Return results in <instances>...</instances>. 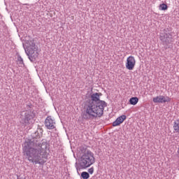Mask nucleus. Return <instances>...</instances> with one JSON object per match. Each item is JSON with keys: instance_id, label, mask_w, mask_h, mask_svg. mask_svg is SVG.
I'll return each instance as SVG.
<instances>
[{"instance_id": "obj_1", "label": "nucleus", "mask_w": 179, "mask_h": 179, "mask_svg": "<svg viewBox=\"0 0 179 179\" xmlns=\"http://www.w3.org/2000/svg\"><path fill=\"white\" fill-rule=\"evenodd\" d=\"M101 95V93L98 92L91 94V99L85 106L82 114L83 120L89 121L90 120L100 118L104 114V108L107 107V103L100 99Z\"/></svg>"}, {"instance_id": "obj_2", "label": "nucleus", "mask_w": 179, "mask_h": 179, "mask_svg": "<svg viewBox=\"0 0 179 179\" xmlns=\"http://www.w3.org/2000/svg\"><path fill=\"white\" fill-rule=\"evenodd\" d=\"M23 153L27 156L29 162L35 163V164H44V157L41 155V145H37L34 142L28 140L25 141L23 145Z\"/></svg>"}, {"instance_id": "obj_3", "label": "nucleus", "mask_w": 179, "mask_h": 179, "mask_svg": "<svg viewBox=\"0 0 179 179\" xmlns=\"http://www.w3.org/2000/svg\"><path fill=\"white\" fill-rule=\"evenodd\" d=\"M94 163H96L94 154H93L92 151H87L81 156L77 170H85L88 169L90 166H93Z\"/></svg>"}, {"instance_id": "obj_4", "label": "nucleus", "mask_w": 179, "mask_h": 179, "mask_svg": "<svg viewBox=\"0 0 179 179\" xmlns=\"http://www.w3.org/2000/svg\"><path fill=\"white\" fill-rule=\"evenodd\" d=\"M25 52L31 62H34L38 57V47L36 45L34 39L28 40L26 42Z\"/></svg>"}, {"instance_id": "obj_5", "label": "nucleus", "mask_w": 179, "mask_h": 179, "mask_svg": "<svg viewBox=\"0 0 179 179\" xmlns=\"http://www.w3.org/2000/svg\"><path fill=\"white\" fill-rule=\"evenodd\" d=\"M34 117H36V113H34V111H26L24 115H22V120L20 122L25 127H28V125H32V124H34Z\"/></svg>"}, {"instance_id": "obj_6", "label": "nucleus", "mask_w": 179, "mask_h": 179, "mask_svg": "<svg viewBox=\"0 0 179 179\" xmlns=\"http://www.w3.org/2000/svg\"><path fill=\"white\" fill-rule=\"evenodd\" d=\"M159 38L163 45H165L166 50L167 48H173V44L174 43L173 34H161Z\"/></svg>"}, {"instance_id": "obj_7", "label": "nucleus", "mask_w": 179, "mask_h": 179, "mask_svg": "<svg viewBox=\"0 0 179 179\" xmlns=\"http://www.w3.org/2000/svg\"><path fill=\"white\" fill-rule=\"evenodd\" d=\"M153 103H160L162 104L164 103H170L171 98L169 96H164L163 95L155 96L152 99Z\"/></svg>"}, {"instance_id": "obj_8", "label": "nucleus", "mask_w": 179, "mask_h": 179, "mask_svg": "<svg viewBox=\"0 0 179 179\" xmlns=\"http://www.w3.org/2000/svg\"><path fill=\"white\" fill-rule=\"evenodd\" d=\"M135 64H136L135 57H134V56H129L127 59V62H126L127 69H128L129 71H132L134 68H135Z\"/></svg>"}, {"instance_id": "obj_9", "label": "nucleus", "mask_w": 179, "mask_h": 179, "mask_svg": "<svg viewBox=\"0 0 179 179\" xmlns=\"http://www.w3.org/2000/svg\"><path fill=\"white\" fill-rule=\"evenodd\" d=\"M45 127H46L48 129H55V120L52 119L51 116H48L45 120Z\"/></svg>"}, {"instance_id": "obj_10", "label": "nucleus", "mask_w": 179, "mask_h": 179, "mask_svg": "<svg viewBox=\"0 0 179 179\" xmlns=\"http://www.w3.org/2000/svg\"><path fill=\"white\" fill-rule=\"evenodd\" d=\"M127 120V115H122L117 117L115 122L113 123V127H118L120 124H122L124 121Z\"/></svg>"}, {"instance_id": "obj_11", "label": "nucleus", "mask_w": 179, "mask_h": 179, "mask_svg": "<svg viewBox=\"0 0 179 179\" xmlns=\"http://www.w3.org/2000/svg\"><path fill=\"white\" fill-rule=\"evenodd\" d=\"M17 59L19 64V66H21V68H23L24 66V62H23V58H22V56L20 55H17Z\"/></svg>"}, {"instance_id": "obj_12", "label": "nucleus", "mask_w": 179, "mask_h": 179, "mask_svg": "<svg viewBox=\"0 0 179 179\" xmlns=\"http://www.w3.org/2000/svg\"><path fill=\"white\" fill-rule=\"evenodd\" d=\"M138 101H139V99L136 96L131 97L129 99V103L131 106H136V104H138Z\"/></svg>"}, {"instance_id": "obj_13", "label": "nucleus", "mask_w": 179, "mask_h": 179, "mask_svg": "<svg viewBox=\"0 0 179 179\" xmlns=\"http://www.w3.org/2000/svg\"><path fill=\"white\" fill-rule=\"evenodd\" d=\"M173 129L176 132H179V120H176L174 122Z\"/></svg>"}, {"instance_id": "obj_14", "label": "nucleus", "mask_w": 179, "mask_h": 179, "mask_svg": "<svg viewBox=\"0 0 179 179\" xmlns=\"http://www.w3.org/2000/svg\"><path fill=\"white\" fill-rule=\"evenodd\" d=\"M169 9V6L166 3H162L159 5V10H167Z\"/></svg>"}, {"instance_id": "obj_15", "label": "nucleus", "mask_w": 179, "mask_h": 179, "mask_svg": "<svg viewBox=\"0 0 179 179\" xmlns=\"http://www.w3.org/2000/svg\"><path fill=\"white\" fill-rule=\"evenodd\" d=\"M81 177L83 179H88L90 178V175H89V173L84 171L81 173Z\"/></svg>"}, {"instance_id": "obj_16", "label": "nucleus", "mask_w": 179, "mask_h": 179, "mask_svg": "<svg viewBox=\"0 0 179 179\" xmlns=\"http://www.w3.org/2000/svg\"><path fill=\"white\" fill-rule=\"evenodd\" d=\"M171 34V28L167 27L164 29V34Z\"/></svg>"}, {"instance_id": "obj_17", "label": "nucleus", "mask_w": 179, "mask_h": 179, "mask_svg": "<svg viewBox=\"0 0 179 179\" xmlns=\"http://www.w3.org/2000/svg\"><path fill=\"white\" fill-rule=\"evenodd\" d=\"M88 173L90 174H93L94 173V167H91L88 169Z\"/></svg>"}, {"instance_id": "obj_18", "label": "nucleus", "mask_w": 179, "mask_h": 179, "mask_svg": "<svg viewBox=\"0 0 179 179\" xmlns=\"http://www.w3.org/2000/svg\"><path fill=\"white\" fill-rule=\"evenodd\" d=\"M38 135H43V129H38L37 131L36 132Z\"/></svg>"}, {"instance_id": "obj_19", "label": "nucleus", "mask_w": 179, "mask_h": 179, "mask_svg": "<svg viewBox=\"0 0 179 179\" xmlns=\"http://www.w3.org/2000/svg\"><path fill=\"white\" fill-rule=\"evenodd\" d=\"M27 108L29 110V108H31V107H33V105H28L27 106Z\"/></svg>"}, {"instance_id": "obj_20", "label": "nucleus", "mask_w": 179, "mask_h": 179, "mask_svg": "<svg viewBox=\"0 0 179 179\" xmlns=\"http://www.w3.org/2000/svg\"><path fill=\"white\" fill-rule=\"evenodd\" d=\"M55 135H58V131H57V129H55V132H54Z\"/></svg>"}]
</instances>
